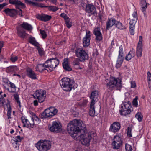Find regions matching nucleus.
I'll use <instances>...</instances> for the list:
<instances>
[{"label": "nucleus", "mask_w": 151, "mask_h": 151, "mask_svg": "<svg viewBox=\"0 0 151 151\" xmlns=\"http://www.w3.org/2000/svg\"><path fill=\"white\" fill-rule=\"evenodd\" d=\"M67 130L68 133L74 137H76L77 134L81 131L85 132L86 131V125L80 120L74 119L70 122L68 124Z\"/></svg>", "instance_id": "f257e3e1"}, {"label": "nucleus", "mask_w": 151, "mask_h": 151, "mask_svg": "<svg viewBox=\"0 0 151 151\" xmlns=\"http://www.w3.org/2000/svg\"><path fill=\"white\" fill-rule=\"evenodd\" d=\"M74 81L68 78H62L60 82V84L64 90L70 91L72 89L74 88Z\"/></svg>", "instance_id": "f03ea898"}, {"label": "nucleus", "mask_w": 151, "mask_h": 151, "mask_svg": "<svg viewBox=\"0 0 151 151\" xmlns=\"http://www.w3.org/2000/svg\"><path fill=\"white\" fill-rule=\"evenodd\" d=\"M106 87L110 91L115 89L118 90L122 87L121 81L119 79L111 77L109 82L106 84Z\"/></svg>", "instance_id": "7ed1b4c3"}, {"label": "nucleus", "mask_w": 151, "mask_h": 151, "mask_svg": "<svg viewBox=\"0 0 151 151\" xmlns=\"http://www.w3.org/2000/svg\"><path fill=\"white\" fill-rule=\"evenodd\" d=\"M25 2L33 6L39 7L41 8H48L50 11L55 12L58 10L59 8L58 7L52 6H44L43 4L38 2V1H25Z\"/></svg>", "instance_id": "20e7f679"}, {"label": "nucleus", "mask_w": 151, "mask_h": 151, "mask_svg": "<svg viewBox=\"0 0 151 151\" xmlns=\"http://www.w3.org/2000/svg\"><path fill=\"white\" fill-rule=\"evenodd\" d=\"M36 147L40 151H47L51 147L50 142L46 140H41L35 144Z\"/></svg>", "instance_id": "39448f33"}, {"label": "nucleus", "mask_w": 151, "mask_h": 151, "mask_svg": "<svg viewBox=\"0 0 151 151\" xmlns=\"http://www.w3.org/2000/svg\"><path fill=\"white\" fill-rule=\"evenodd\" d=\"M59 63V60L56 58L48 59L45 62V66L47 67L50 72L52 71Z\"/></svg>", "instance_id": "423d86ee"}, {"label": "nucleus", "mask_w": 151, "mask_h": 151, "mask_svg": "<svg viewBox=\"0 0 151 151\" xmlns=\"http://www.w3.org/2000/svg\"><path fill=\"white\" fill-rule=\"evenodd\" d=\"M58 112L57 110L54 107H50L46 109L41 114L40 118H50L56 115Z\"/></svg>", "instance_id": "0eeeda50"}, {"label": "nucleus", "mask_w": 151, "mask_h": 151, "mask_svg": "<svg viewBox=\"0 0 151 151\" xmlns=\"http://www.w3.org/2000/svg\"><path fill=\"white\" fill-rule=\"evenodd\" d=\"M132 108L131 104L129 102L122 103L121 105L120 114L124 116H127L131 112Z\"/></svg>", "instance_id": "6e6552de"}, {"label": "nucleus", "mask_w": 151, "mask_h": 151, "mask_svg": "<svg viewBox=\"0 0 151 151\" xmlns=\"http://www.w3.org/2000/svg\"><path fill=\"white\" fill-rule=\"evenodd\" d=\"M46 96V91L43 90H37L33 95V97L37 99L38 102L40 103L45 101Z\"/></svg>", "instance_id": "1a4fd4ad"}, {"label": "nucleus", "mask_w": 151, "mask_h": 151, "mask_svg": "<svg viewBox=\"0 0 151 151\" xmlns=\"http://www.w3.org/2000/svg\"><path fill=\"white\" fill-rule=\"evenodd\" d=\"M75 52L76 56L79 58L81 61H84L85 60H88V58L87 54L82 48L77 49Z\"/></svg>", "instance_id": "9d476101"}, {"label": "nucleus", "mask_w": 151, "mask_h": 151, "mask_svg": "<svg viewBox=\"0 0 151 151\" xmlns=\"http://www.w3.org/2000/svg\"><path fill=\"white\" fill-rule=\"evenodd\" d=\"M84 134L79 136L80 141L82 144L88 146L89 145L90 141L92 138L91 134L89 133L84 132Z\"/></svg>", "instance_id": "9b49d317"}, {"label": "nucleus", "mask_w": 151, "mask_h": 151, "mask_svg": "<svg viewBox=\"0 0 151 151\" xmlns=\"http://www.w3.org/2000/svg\"><path fill=\"white\" fill-rule=\"evenodd\" d=\"M49 130L55 133H59L62 131V126L59 122L54 121Z\"/></svg>", "instance_id": "f8f14e48"}, {"label": "nucleus", "mask_w": 151, "mask_h": 151, "mask_svg": "<svg viewBox=\"0 0 151 151\" xmlns=\"http://www.w3.org/2000/svg\"><path fill=\"white\" fill-rule=\"evenodd\" d=\"M124 60L123 51L122 45L120 46L119 51V55L117 60L116 67L117 68H120Z\"/></svg>", "instance_id": "ddd939ff"}, {"label": "nucleus", "mask_w": 151, "mask_h": 151, "mask_svg": "<svg viewBox=\"0 0 151 151\" xmlns=\"http://www.w3.org/2000/svg\"><path fill=\"white\" fill-rule=\"evenodd\" d=\"M10 3L14 5L16 7L19 9V11H17V13L21 17H23L22 14V10L20 8H24L25 7L24 4L20 2L19 1H9Z\"/></svg>", "instance_id": "4468645a"}, {"label": "nucleus", "mask_w": 151, "mask_h": 151, "mask_svg": "<svg viewBox=\"0 0 151 151\" xmlns=\"http://www.w3.org/2000/svg\"><path fill=\"white\" fill-rule=\"evenodd\" d=\"M85 11L86 12L91 15H95L97 14L96 9L92 4L88 3L86 4Z\"/></svg>", "instance_id": "2eb2a0df"}, {"label": "nucleus", "mask_w": 151, "mask_h": 151, "mask_svg": "<svg viewBox=\"0 0 151 151\" xmlns=\"http://www.w3.org/2000/svg\"><path fill=\"white\" fill-rule=\"evenodd\" d=\"M86 35L83 39V44L85 47H87L90 45L91 36L90 31L86 30Z\"/></svg>", "instance_id": "dca6fc26"}, {"label": "nucleus", "mask_w": 151, "mask_h": 151, "mask_svg": "<svg viewBox=\"0 0 151 151\" xmlns=\"http://www.w3.org/2000/svg\"><path fill=\"white\" fill-rule=\"evenodd\" d=\"M22 122L23 124V127H27L29 129L33 128L35 125L34 122L33 121H29L24 116H22L21 117Z\"/></svg>", "instance_id": "f3484780"}, {"label": "nucleus", "mask_w": 151, "mask_h": 151, "mask_svg": "<svg viewBox=\"0 0 151 151\" xmlns=\"http://www.w3.org/2000/svg\"><path fill=\"white\" fill-rule=\"evenodd\" d=\"M142 36H140L139 37V42L136 49V54L138 57H141L142 56Z\"/></svg>", "instance_id": "a211bd4d"}, {"label": "nucleus", "mask_w": 151, "mask_h": 151, "mask_svg": "<svg viewBox=\"0 0 151 151\" xmlns=\"http://www.w3.org/2000/svg\"><path fill=\"white\" fill-rule=\"evenodd\" d=\"M93 33L95 36V39L97 41L100 42L102 40V35L101 32L99 28H95L93 30Z\"/></svg>", "instance_id": "6ab92c4d"}, {"label": "nucleus", "mask_w": 151, "mask_h": 151, "mask_svg": "<svg viewBox=\"0 0 151 151\" xmlns=\"http://www.w3.org/2000/svg\"><path fill=\"white\" fill-rule=\"evenodd\" d=\"M120 124L119 122H114L111 125L109 131L115 133L120 129Z\"/></svg>", "instance_id": "aec40b11"}, {"label": "nucleus", "mask_w": 151, "mask_h": 151, "mask_svg": "<svg viewBox=\"0 0 151 151\" xmlns=\"http://www.w3.org/2000/svg\"><path fill=\"white\" fill-rule=\"evenodd\" d=\"M17 34L18 36L21 38H25L28 35L26 31L21 27H17Z\"/></svg>", "instance_id": "412c9836"}, {"label": "nucleus", "mask_w": 151, "mask_h": 151, "mask_svg": "<svg viewBox=\"0 0 151 151\" xmlns=\"http://www.w3.org/2000/svg\"><path fill=\"white\" fill-rule=\"evenodd\" d=\"M99 96V92L97 91H94L91 92L90 98L91 99V103H95L97 101Z\"/></svg>", "instance_id": "4be33fe9"}, {"label": "nucleus", "mask_w": 151, "mask_h": 151, "mask_svg": "<svg viewBox=\"0 0 151 151\" xmlns=\"http://www.w3.org/2000/svg\"><path fill=\"white\" fill-rule=\"evenodd\" d=\"M137 20L132 19L129 22V29L130 34L133 35L134 34L135 25Z\"/></svg>", "instance_id": "5701e85b"}, {"label": "nucleus", "mask_w": 151, "mask_h": 151, "mask_svg": "<svg viewBox=\"0 0 151 151\" xmlns=\"http://www.w3.org/2000/svg\"><path fill=\"white\" fill-rule=\"evenodd\" d=\"M3 12H5L6 15L12 17L15 16L17 13L16 10L13 9H10L9 8L6 9Z\"/></svg>", "instance_id": "b1692460"}, {"label": "nucleus", "mask_w": 151, "mask_h": 151, "mask_svg": "<svg viewBox=\"0 0 151 151\" xmlns=\"http://www.w3.org/2000/svg\"><path fill=\"white\" fill-rule=\"evenodd\" d=\"M36 17L40 20L44 22L49 21L51 18V16L45 14H37L36 15Z\"/></svg>", "instance_id": "393cba45"}, {"label": "nucleus", "mask_w": 151, "mask_h": 151, "mask_svg": "<svg viewBox=\"0 0 151 151\" xmlns=\"http://www.w3.org/2000/svg\"><path fill=\"white\" fill-rule=\"evenodd\" d=\"M26 71L27 76L29 78L32 79H37L36 73L31 69L29 68H27V69Z\"/></svg>", "instance_id": "a878e982"}, {"label": "nucleus", "mask_w": 151, "mask_h": 151, "mask_svg": "<svg viewBox=\"0 0 151 151\" xmlns=\"http://www.w3.org/2000/svg\"><path fill=\"white\" fill-rule=\"evenodd\" d=\"M116 21L114 18H108V21L106 22V29H108L114 25H115Z\"/></svg>", "instance_id": "bb28decb"}, {"label": "nucleus", "mask_w": 151, "mask_h": 151, "mask_svg": "<svg viewBox=\"0 0 151 151\" xmlns=\"http://www.w3.org/2000/svg\"><path fill=\"white\" fill-rule=\"evenodd\" d=\"M63 68L67 71H71L72 69L68 63V60L67 59H65L62 63Z\"/></svg>", "instance_id": "cd10ccee"}, {"label": "nucleus", "mask_w": 151, "mask_h": 151, "mask_svg": "<svg viewBox=\"0 0 151 151\" xmlns=\"http://www.w3.org/2000/svg\"><path fill=\"white\" fill-rule=\"evenodd\" d=\"M20 26L22 29L23 28L28 31H31L33 29V27L31 25L25 22H23L22 24H20Z\"/></svg>", "instance_id": "c85d7f7f"}, {"label": "nucleus", "mask_w": 151, "mask_h": 151, "mask_svg": "<svg viewBox=\"0 0 151 151\" xmlns=\"http://www.w3.org/2000/svg\"><path fill=\"white\" fill-rule=\"evenodd\" d=\"M95 103H91L89 111V115L91 116H94L95 115Z\"/></svg>", "instance_id": "c756f323"}, {"label": "nucleus", "mask_w": 151, "mask_h": 151, "mask_svg": "<svg viewBox=\"0 0 151 151\" xmlns=\"http://www.w3.org/2000/svg\"><path fill=\"white\" fill-rule=\"evenodd\" d=\"M141 10L144 13L145 15V10L147 7V5H149V4L147 3L145 1H142L141 2Z\"/></svg>", "instance_id": "7c9ffc66"}, {"label": "nucleus", "mask_w": 151, "mask_h": 151, "mask_svg": "<svg viewBox=\"0 0 151 151\" xmlns=\"http://www.w3.org/2000/svg\"><path fill=\"white\" fill-rule=\"evenodd\" d=\"M46 68H47L45 66V63L42 64H38L36 67L35 69L37 71H38L40 72H42L44 70H47Z\"/></svg>", "instance_id": "2f4dec72"}, {"label": "nucleus", "mask_w": 151, "mask_h": 151, "mask_svg": "<svg viewBox=\"0 0 151 151\" xmlns=\"http://www.w3.org/2000/svg\"><path fill=\"white\" fill-rule=\"evenodd\" d=\"M135 55V52L134 50H132L128 53V54L126 55L125 58L127 60H129L131 58L134 57Z\"/></svg>", "instance_id": "473e14b6"}, {"label": "nucleus", "mask_w": 151, "mask_h": 151, "mask_svg": "<svg viewBox=\"0 0 151 151\" xmlns=\"http://www.w3.org/2000/svg\"><path fill=\"white\" fill-rule=\"evenodd\" d=\"M18 70V68L16 66H11L8 67L6 69V72L9 73L11 72H15Z\"/></svg>", "instance_id": "72a5a7b5"}, {"label": "nucleus", "mask_w": 151, "mask_h": 151, "mask_svg": "<svg viewBox=\"0 0 151 151\" xmlns=\"http://www.w3.org/2000/svg\"><path fill=\"white\" fill-rule=\"evenodd\" d=\"M7 102L6 104V106L7 107L8 111L7 112V115L8 116V118L9 119L11 118V108L10 105V101L9 100H7Z\"/></svg>", "instance_id": "f704fd0d"}, {"label": "nucleus", "mask_w": 151, "mask_h": 151, "mask_svg": "<svg viewBox=\"0 0 151 151\" xmlns=\"http://www.w3.org/2000/svg\"><path fill=\"white\" fill-rule=\"evenodd\" d=\"M115 26L119 29L120 30H124L126 29V28L119 21H116Z\"/></svg>", "instance_id": "c9c22d12"}, {"label": "nucleus", "mask_w": 151, "mask_h": 151, "mask_svg": "<svg viewBox=\"0 0 151 151\" xmlns=\"http://www.w3.org/2000/svg\"><path fill=\"white\" fill-rule=\"evenodd\" d=\"M122 143L115 142V141H113L112 145L114 149H118L120 146L122 145Z\"/></svg>", "instance_id": "e433bc0d"}, {"label": "nucleus", "mask_w": 151, "mask_h": 151, "mask_svg": "<svg viewBox=\"0 0 151 151\" xmlns=\"http://www.w3.org/2000/svg\"><path fill=\"white\" fill-rule=\"evenodd\" d=\"M29 42L30 43L36 47L39 45L36 41L35 39L33 37H30L29 39Z\"/></svg>", "instance_id": "4c0bfd02"}, {"label": "nucleus", "mask_w": 151, "mask_h": 151, "mask_svg": "<svg viewBox=\"0 0 151 151\" xmlns=\"http://www.w3.org/2000/svg\"><path fill=\"white\" fill-rule=\"evenodd\" d=\"M65 22L66 26L68 28H70L72 26V22L69 18L66 19V20H65Z\"/></svg>", "instance_id": "58836bf2"}, {"label": "nucleus", "mask_w": 151, "mask_h": 151, "mask_svg": "<svg viewBox=\"0 0 151 151\" xmlns=\"http://www.w3.org/2000/svg\"><path fill=\"white\" fill-rule=\"evenodd\" d=\"M135 117L139 122L142 121L143 116L140 112H137L135 115Z\"/></svg>", "instance_id": "ea45409f"}, {"label": "nucleus", "mask_w": 151, "mask_h": 151, "mask_svg": "<svg viewBox=\"0 0 151 151\" xmlns=\"http://www.w3.org/2000/svg\"><path fill=\"white\" fill-rule=\"evenodd\" d=\"M14 97L16 100V102L19 104L20 107V102L19 100V95L17 93H15L13 95Z\"/></svg>", "instance_id": "a19ab883"}, {"label": "nucleus", "mask_w": 151, "mask_h": 151, "mask_svg": "<svg viewBox=\"0 0 151 151\" xmlns=\"http://www.w3.org/2000/svg\"><path fill=\"white\" fill-rule=\"evenodd\" d=\"M113 141H115V142H120L122 143V141L121 140V138L119 136L116 135L114 136V138L112 139Z\"/></svg>", "instance_id": "79ce46f5"}, {"label": "nucleus", "mask_w": 151, "mask_h": 151, "mask_svg": "<svg viewBox=\"0 0 151 151\" xmlns=\"http://www.w3.org/2000/svg\"><path fill=\"white\" fill-rule=\"evenodd\" d=\"M138 99V97L137 96H136L135 98L133 99L132 104L133 106H134L135 107H137L138 106V102L137 100Z\"/></svg>", "instance_id": "37998d69"}, {"label": "nucleus", "mask_w": 151, "mask_h": 151, "mask_svg": "<svg viewBox=\"0 0 151 151\" xmlns=\"http://www.w3.org/2000/svg\"><path fill=\"white\" fill-rule=\"evenodd\" d=\"M125 148L126 151H132V146L128 144H126Z\"/></svg>", "instance_id": "c03bdc74"}, {"label": "nucleus", "mask_w": 151, "mask_h": 151, "mask_svg": "<svg viewBox=\"0 0 151 151\" xmlns=\"http://www.w3.org/2000/svg\"><path fill=\"white\" fill-rule=\"evenodd\" d=\"M132 128L131 127H128L127 130V135L129 137H131L132 136Z\"/></svg>", "instance_id": "a18cd8bd"}, {"label": "nucleus", "mask_w": 151, "mask_h": 151, "mask_svg": "<svg viewBox=\"0 0 151 151\" xmlns=\"http://www.w3.org/2000/svg\"><path fill=\"white\" fill-rule=\"evenodd\" d=\"M40 31L43 38L45 39V38L47 36L46 32L44 30H42L41 29L40 30Z\"/></svg>", "instance_id": "49530a36"}, {"label": "nucleus", "mask_w": 151, "mask_h": 151, "mask_svg": "<svg viewBox=\"0 0 151 151\" xmlns=\"http://www.w3.org/2000/svg\"><path fill=\"white\" fill-rule=\"evenodd\" d=\"M5 102V99L3 98L1 99H0V106H4V103Z\"/></svg>", "instance_id": "de8ad7c7"}, {"label": "nucleus", "mask_w": 151, "mask_h": 151, "mask_svg": "<svg viewBox=\"0 0 151 151\" xmlns=\"http://www.w3.org/2000/svg\"><path fill=\"white\" fill-rule=\"evenodd\" d=\"M18 58L17 56H11L10 60L12 62L14 63L17 60Z\"/></svg>", "instance_id": "09e8293b"}, {"label": "nucleus", "mask_w": 151, "mask_h": 151, "mask_svg": "<svg viewBox=\"0 0 151 151\" xmlns=\"http://www.w3.org/2000/svg\"><path fill=\"white\" fill-rule=\"evenodd\" d=\"M3 82L4 83L8 85L10 81L8 79L6 78H3Z\"/></svg>", "instance_id": "8fccbe9b"}, {"label": "nucleus", "mask_w": 151, "mask_h": 151, "mask_svg": "<svg viewBox=\"0 0 151 151\" xmlns=\"http://www.w3.org/2000/svg\"><path fill=\"white\" fill-rule=\"evenodd\" d=\"M31 120L32 121H33V122L34 120L38 121V122H40V119L36 115H34L33 117L32 118Z\"/></svg>", "instance_id": "3c124183"}, {"label": "nucleus", "mask_w": 151, "mask_h": 151, "mask_svg": "<svg viewBox=\"0 0 151 151\" xmlns=\"http://www.w3.org/2000/svg\"><path fill=\"white\" fill-rule=\"evenodd\" d=\"M132 16L134 18V19H136V20H137V12H133L132 14Z\"/></svg>", "instance_id": "603ef678"}, {"label": "nucleus", "mask_w": 151, "mask_h": 151, "mask_svg": "<svg viewBox=\"0 0 151 151\" xmlns=\"http://www.w3.org/2000/svg\"><path fill=\"white\" fill-rule=\"evenodd\" d=\"M37 50L39 53V54L40 55H42L43 54V51L42 49L38 45H37Z\"/></svg>", "instance_id": "864d4df0"}, {"label": "nucleus", "mask_w": 151, "mask_h": 151, "mask_svg": "<svg viewBox=\"0 0 151 151\" xmlns=\"http://www.w3.org/2000/svg\"><path fill=\"white\" fill-rule=\"evenodd\" d=\"M8 4L6 3H3L0 4V11L5 6L7 5Z\"/></svg>", "instance_id": "5fc2aeb1"}, {"label": "nucleus", "mask_w": 151, "mask_h": 151, "mask_svg": "<svg viewBox=\"0 0 151 151\" xmlns=\"http://www.w3.org/2000/svg\"><path fill=\"white\" fill-rule=\"evenodd\" d=\"M9 84L10 85V87L11 88L13 89H14V91H15L16 90V86L15 85V84H14L13 83L10 82L9 83Z\"/></svg>", "instance_id": "6e6d98bb"}, {"label": "nucleus", "mask_w": 151, "mask_h": 151, "mask_svg": "<svg viewBox=\"0 0 151 151\" xmlns=\"http://www.w3.org/2000/svg\"><path fill=\"white\" fill-rule=\"evenodd\" d=\"M60 16L61 17L64 19L65 20H66V19L68 18L69 17L67 16L66 14H65L64 13H62L60 14Z\"/></svg>", "instance_id": "4d7b16f0"}, {"label": "nucleus", "mask_w": 151, "mask_h": 151, "mask_svg": "<svg viewBox=\"0 0 151 151\" xmlns=\"http://www.w3.org/2000/svg\"><path fill=\"white\" fill-rule=\"evenodd\" d=\"M14 138H16V139H17L18 142H20L23 139V137H21L20 136L15 137Z\"/></svg>", "instance_id": "13d9d810"}, {"label": "nucleus", "mask_w": 151, "mask_h": 151, "mask_svg": "<svg viewBox=\"0 0 151 151\" xmlns=\"http://www.w3.org/2000/svg\"><path fill=\"white\" fill-rule=\"evenodd\" d=\"M17 142H18L17 139H16V138L14 137L13 139L11 140V142L13 145L15 144V143Z\"/></svg>", "instance_id": "bf43d9fd"}, {"label": "nucleus", "mask_w": 151, "mask_h": 151, "mask_svg": "<svg viewBox=\"0 0 151 151\" xmlns=\"http://www.w3.org/2000/svg\"><path fill=\"white\" fill-rule=\"evenodd\" d=\"M147 80L151 79V73L150 72H147Z\"/></svg>", "instance_id": "052dcab7"}, {"label": "nucleus", "mask_w": 151, "mask_h": 151, "mask_svg": "<svg viewBox=\"0 0 151 151\" xmlns=\"http://www.w3.org/2000/svg\"><path fill=\"white\" fill-rule=\"evenodd\" d=\"M131 87L134 88L136 87V84L135 82L134 81H132L131 82Z\"/></svg>", "instance_id": "680f3d73"}, {"label": "nucleus", "mask_w": 151, "mask_h": 151, "mask_svg": "<svg viewBox=\"0 0 151 151\" xmlns=\"http://www.w3.org/2000/svg\"><path fill=\"white\" fill-rule=\"evenodd\" d=\"M13 145L14 148H17L19 147V144L18 142H17L15 143V144Z\"/></svg>", "instance_id": "e2e57ef3"}, {"label": "nucleus", "mask_w": 151, "mask_h": 151, "mask_svg": "<svg viewBox=\"0 0 151 151\" xmlns=\"http://www.w3.org/2000/svg\"><path fill=\"white\" fill-rule=\"evenodd\" d=\"M38 100H35L34 101V105L35 106H37L38 105Z\"/></svg>", "instance_id": "0e129e2a"}, {"label": "nucleus", "mask_w": 151, "mask_h": 151, "mask_svg": "<svg viewBox=\"0 0 151 151\" xmlns=\"http://www.w3.org/2000/svg\"><path fill=\"white\" fill-rule=\"evenodd\" d=\"M3 46V42L2 41L0 42V51H1L2 47Z\"/></svg>", "instance_id": "69168bd1"}, {"label": "nucleus", "mask_w": 151, "mask_h": 151, "mask_svg": "<svg viewBox=\"0 0 151 151\" xmlns=\"http://www.w3.org/2000/svg\"><path fill=\"white\" fill-rule=\"evenodd\" d=\"M73 63L74 65H78L79 64V62L77 61H74Z\"/></svg>", "instance_id": "338daca9"}, {"label": "nucleus", "mask_w": 151, "mask_h": 151, "mask_svg": "<svg viewBox=\"0 0 151 151\" xmlns=\"http://www.w3.org/2000/svg\"><path fill=\"white\" fill-rule=\"evenodd\" d=\"M149 85H151V79L147 80Z\"/></svg>", "instance_id": "774afa93"}]
</instances>
